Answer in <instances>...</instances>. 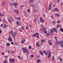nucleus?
<instances>
[{"mask_svg":"<svg viewBox=\"0 0 63 63\" xmlns=\"http://www.w3.org/2000/svg\"><path fill=\"white\" fill-rule=\"evenodd\" d=\"M13 32V31H11L10 32V34L11 35H12V36L14 37V38H15V36H16L17 35V33H16V32H15L14 33Z\"/></svg>","mask_w":63,"mask_h":63,"instance_id":"obj_1","label":"nucleus"},{"mask_svg":"<svg viewBox=\"0 0 63 63\" xmlns=\"http://www.w3.org/2000/svg\"><path fill=\"white\" fill-rule=\"evenodd\" d=\"M22 50L23 53H26V52L27 54L29 53L27 49L23 47L22 48Z\"/></svg>","mask_w":63,"mask_h":63,"instance_id":"obj_2","label":"nucleus"},{"mask_svg":"<svg viewBox=\"0 0 63 63\" xmlns=\"http://www.w3.org/2000/svg\"><path fill=\"white\" fill-rule=\"evenodd\" d=\"M10 63H12V62H15V60L13 58L12 59H9V60Z\"/></svg>","mask_w":63,"mask_h":63,"instance_id":"obj_3","label":"nucleus"},{"mask_svg":"<svg viewBox=\"0 0 63 63\" xmlns=\"http://www.w3.org/2000/svg\"><path fill=\"white\" fill-rule=\"evenodd\" d=\"M12 4L14 6L15 8H17V7L16 6H17V3L16 2H15L12 3Z\"/></svg>","mask_w":63,"mask_h":63,"instance_id":"obj_4","label":"nucleus"},{"mask_svg":"<svg viewBox=\"0 0 63 63\" xmlns=\"http://www.w3.org/2000/svg\"><path fill=\"white\" fill-rule=\"evenodd\" d=\"M39 35V34L36 32L34 34L32 35V36L33 37H35L36 36H38V35Z\"/></svg>","mask_w":63,"mask_h":63,"instance_id":"obj_5","label":"nucleus"},{"mask_svg":"<svg viewBox=\"0 0 63 63\" xmlns=\"http://www.w3.org/2000/svg\"><path fill=\"white\" fill-rule=\"evenodd\" d=\"M51 55V53H50V52H49L48 53V55L47 56L48 58V59L50 58L49 57H50Z\"/></svg>","mask_w":63,"mask_h":63,"instance_id":"obj_6","label":"nucleus"},{"mask_svg":"<svg viewBox=\"0 0 63 63\" xmlns=\"http://www.w3.org/2000/svg\"><path fill=\"white\" fill-rule=\"evenodd\" d=\"M25 42V39H23L21 41V43L22 44H23Z\"/></svg>","mask_w":63,"mask_h":63,"instance_id":"obj_7","label":"nucleus"},{"mask_svg":"<svg viewBox=\"0 0 63 63\" xmlns=\"http://www.w3.org/2000/svg\"><path fill=\"white\" fill-rule=\"evenodd\" d=\"M8 40L10 42L13 41V39H12V37H9L8 38Z\"/></svg>","mask_w":63,"mask_h":63,"instance_id":"obj_8","label":"nucleus"},{"mask_svg":"<svg viewBox=\"0 0 63 63\" xmlns=\"http://www.w3.org/2000/svg\"><path fill=\"white\" fill-rule=\"evenodd\" d=\"M16 25H18L19 26H20V25H21V24L20 23V22L18 21H17L16 22Z\"/></svg>","mask_w":63,"mask_h":63,"instance_id":"obj_9","label":"nucleus"},{"mask_svg":"<svg viewBox=\"0 0 63 63\" xmlns=\"http://www.w3.org/2000/svg\"><path fill=\"white\" fill-rule=\"evenodd\" d=\"M40 21L41 22H44V20L43 19V18L42 17H40Z\"/></svg>","mask_w":63,"mask_h":63,"instance_id":"obj_10","label":"nucleus"},{"mask_svg":"<svg viewBox=\"0 0 63 63\" xmlns=\"http://www.w3.org/2000/svg\"><path fill=\"white\" fill-rule=\"evenodd\" d=\"M39 54H41V56H43V52L41 50H39Z\"/></svg>","mask_w":63,"mask_h":63,"instance_id":"obj_11","label":"nucleus"},{"mask_svg":"<svg viewBox=\"0 0 63 63\" xmlns=\"http://www.w3.org/2000/svg\"><path fill=\"white\" fill-rule=\"evenodd\" d=\"M51 9V4H50L49 7H48V10L49 11H50Z\"/></svg>","mask_w":63,"mask_h":63,"instance_id":"obj_12","label":"nucleus"},{"mask_svg":"<svg viewBox=\"0 0 63 63\" xmlns=\"http://www.w3.org/2000/svg\"><path fill=\"white\" fill-rule=\"evenodd\" d=\"M61 41H60L59 42L58 41H56V43H55L56 45H58L59 44H61Z\"/></svg>","mask_w":63,"mask_h":63,"instance_id":"obj_13","label":"nucleus"},{"mask_svg":"<svg viewBox=\"0 0 63 63\" xmlns=\"http://www.w3.org/2000/svg\"><path fill=\"white\" fill-rule=\"evenodd\" d=\"M54 10L55 12H56H56L59 11V10H58V9L57 8H55L54 9Z\"/></svg>","mask_w":63,"mask_h":63,"instance_id":"obj_14","label":"nucleus"},{"mask_svg":"<svg viewBox=\"0 0 63 63\" xmlns=\"http://www.w3.org/2000/svg\"><path fill=\"white\" fill-rule=\"evenodd\" d=\"M5 1H3L2 3V6H4L5 5Z\"/></svg>","mask_w":63,"mask_h":63,"instance_id":"obj_15","label":"nucleus"},{"mask_svg":"<svg viewBox=\"0 0 63 63\" xmlns=\"http://www.w3.org/2000/svg\"><path fill=\"white\" fill-rule=\"evenodd\" d=\"M6 26L7 27H8V25H4V26H3V28H4V29H6Z\"/></svg>","mask_w":63,"mask_h":63,"instance_id":"obj_16","label":"nucleus"},{"mask_svg":"<svg viewBox=\"0 0 63 63\" xmlns=\"http://www.w3.org/2000/svg\"><path fill=\"white\" fill-rule=\"evenodd\" d=\"M53 30L55 32H57V30L55 28H53Z\"/></svg>","mask_w":63,"mask_h":63,"instance_id":"obj_17","label":"nucleus"},{"mask_svg":"<svg viewBox=\"0 0 63 63\" xmlns=\"http://www.w3.org/2000/svg\"><path fill=\"white\" fill-rule=\"evenodd\" d=\"M16 19H17V20H21V18L19 17Z\"/></svg>","mask_w":63,"mask_h":63,"instance_id":"obj_18","label":"nucleus"},{"mask_svg":"<svg viewBox=\"0 0 63 63\" xmlns=\"http://www.w3.org/2000/svg\"><path fill=\"white\" fill-rule=\"evenodd\" d=\"M8 20L10 23H12V22H11V19H8Z\"/></svg>","mask_w":63,"mask_h":63,"instance_id":"obj_19","label":"nucleus"},{"mask_svg":"<svg viewBox=\"0 0 63 63\" xmlns=\"http://www.w3.org/2000/svg\"><path fill=\"white\" fill-rule=\"evenodd\" d=\"M14 11H15V13H16L17 14H18V10H14Z\"/></svg>","mask_w":63,"mask_h":63,"instance_id":"obj_20","label":"nucleus"},{"mask_svg":"<svg viewBox=\"0 0 63 63\" xmlns=\"http://www.w3.org/2000/svg\"><path fill=\"white\" fill-rule=\"evenodd\" d=\"M6 46L7 47H9L10 46V44L8 43H7L6 44Z\"/></svg>","mask_w":63,"mask_h":63,"instance_id":"obj_21","label":"nucleus"},{"mask_svg":"<svg viewBox=\"0 0 63 63\" xmlns=\"http://www.w3.org/2000/svg\"><path fill=\"white\" fill-rule=\"evenodd\" d=\"M0 16H4V15L3 14H2L0 13Z\"/></svg>","mask_w":63,"mask_h":63,"instance_id":"obj_22","label":"nucleus"},{"mask_svg":"<svg viewBox=\"0 0 63 63\" xmlns=\"http://www.w3.org/2000/svg\"><path fill=\"white\" fill-rule=\"evenodd\" d=\"M10 18L13 21H15V20H14V19H13V18H12V17H10Z\"/></svg>","mask_w":63,"mask_h":63,"instance_id":"obj_23","label":"nucleus"},{"mask_svg":"<svg viewBox=\"0 0 63 63\" xmlns=\"http://www.w3.org/2000/svg\"><path fill=\"white\" fill-rule=\"evenodd\" d=\"M20 8L22 9V8H23V7H24V5H21L20 6Z\"/></svg>","mask_w":63,"mask_h":63,"instance_id":"obj_24","label":"nucleus"},{"mask_svg":"<svg viewBox=\"0 0 63 63\" xmlns=\"http://www.w3.org/2000/svg\"><path fill=\"white\" fill-rule=\"evenodd\" d=\"M29 2L30 3H33L34 2V0H30L29 1Z\"/></svg>","mask_w":63,"mask_h":63,"instance_id":"obj_25","label":"nucleus"},{"mask_svg":"<svg viewBox=\"0 0 63 63\" xmlns=\"http://www.w3.org/2000/svg\"><path fill=\"white\" fill-rule=\"evenodd\" d=\"M41 42L42 43H43V42H46V40H41Z\"/></svg>","mask_w":63,"mask_h":63,"instance_id":"obj_26","label":"nucleus"},{"mask_svg":"<svg viewBox=\"0 0 63 63\" xmlns=\"http://www.w3.org/2000/svg\"><path fill=\"white\" fill-rule=\"evenodd\" d=\"M43 31L45 34H47V32H46V30H43Z\"/></svg>","mask_w":63,"mask_h":63,"instance_id":"obj_27","label":"nucleus"},{"mask_svg":"<svg viewBox=\"0 0 63 63\" xmlns=\"http://www.w3.org/2000/svg\"><path fill=\"white\" fill-rule=\"evenodd\" d=\"M55 16H56L57 17H58V16H59V14H55Z\"/></svg>","mask_w":63,"mask_h":63,"instance_id":"obj_28","label":"nucleus"},{"mask_svg":"<svg viewBox=\"0 0 63 63\" xmlns=\"http://www.w3.org/2000/svg\"><path fill=\"white\" fill-rule=\"evenodd\" d=\"M37 62L38 63H40V62H41V60H37Z\"/></svg>","mask_w":63,"mask_h":63,"instance_id":"obj_29","label":"nucleus"},{"mask_svg":"<svg viewBox=\"0 0 63 63\" xmlns=\"http://www.w3.org/2000/svg\"><path fill=\"white\" fill-rule=\"evenodd\" d=\"M18 58H19V59H21V58L20 56L18 55Z\"/></svg>","mask_w":63,"mask_h":63,"instance_id":"obj_30","label":"nucleus"},{"mask_svg":"<svg viewBox=\"0 0 63 63\" xmlns=\"http://www.w3.org/2000/svg\"><path fill=\"white\" fill-rule=\"evenodd\" d=\"M50 32H51V33H53V32H54V31H53V30H52V29H51L50 30Z\"/></svg>","mask_w":63,"mask_h":63,"instance_id":"obj_31","label":"nucleus"},{"mask_svg":"<svg viewBox=\"0 0 63 63\" xmlns=\"http://www.w3.org/2000/svg\"><path fill=\"white\" fill-rule=\"evenodd\" d=\"M24 14L25 16H26V12H25V11H24Z\"/></svg>","mask_w":63,"mask_h":63,"instance_id":"obj_32","label":"nucleus"},{"mask_svg":"<svg viewBox=\"0 0 63 63\" xmlns=\"http://www.w3.org/2000/svg\"><path fill=\"white\" fill-rule=\"evenodd\" d=\"M50 17L52 19H53V18H54V16H51Z\"/></svg>","mask_w":63,"mask_h":63,"instance_id":"obj_33","label":"nucleus"},{"mask_svg":"<svg viewBox=\"0 0 63 63\" xmlns=\"http://www.w3.org/2000/svg\"><path fill=\"white\" fill-rule=\"evenodd\" d=\"M36 45L37 46L39 47V43H37L36 44Z\"/></svg>","mask_w":63,"mask_h":63,"instance_id":"obj_34","label":"nucleus"},{"mask_svg":"<svg viewBox=\"0 0 63 63\" xmlns=\"http://www.w3.org/2000/svg\"><path fill=\"white\" fill-rule=\"evenodd\" d=\"M11 53L13 54H14V53H15V52L13 51L11 52Z\"/></svg>","mask_w":63,"mask_h":63,"instance_id":"obj_35","label":"nucleus"},{"mask_svg":"<svg viewBox=\"0 0 63 63\" xmlns=\"http://www.w3.org/2000/svg\"><path fill=\"white\" fill-rule=\"evenodd\" d=\"M31 58H33V57L34 56V55H31Z\"/></svg>","mask_w":63,"mask_h":63,"instance_id":"obj_36","label":"nucleus"},{"mask_svg":"<svg viewBox=\"0 0 63 63\" xmlns=\"http://www.w3.org/2000/svg\"><path fill=\"white\" fill-rule=\"evenodd\" d=\"M51 42V41H50V40H49L48 42V44H50Z\"/></svg>","mask_w":63,"mask_h":63,"instance_id":"obj_37","label":"nucleus"},{"mask_svg":"<svg viewBox=\"0 0 63 63\" xmlns=\"http://www.w3.org/2000/svg\"><path fill=\"white\" fill-rule=\"evenodd\" d=\"M27 11L28 13L30 12V10L29 9H27Z\"/></svg>","mask_w":63,"mask_h":63,"instance_id":"obj_38","label":"nucleus"},{"mask_svg":"<svg viewBox=\"0 0 63 63\" xmlns=\"http://www.w3.org/2000/svg\"><path fill=\"white\" fill-rule=\"evenodd\" d=\"M29 49H31V48H32V47H31V46H29Z\"/></svg>","mask_w":63,"mask_h":63,"instance_id":"obj_39","label":"nucleus"},{"mask_svg":"<svg viewBox=\"0 0 63 63\" xmlns=\"http://www.w3.org/2000/svg\"><path fill=\"white\" fill-rule=\"evenodd\" d=\"M42 45V44L41 43L40 45H39V46H38L39 47H41Z\"/></svg>","mask_w":63,"mask_h":63,"instance_id":"obj_40","label":"nucleus"},{"mask_svg":"<svg viewBox=\"0 0 63 63\" xmlns=\"http://www.w3.org/2000/svg\"><path fill=\"white\" fill-rule=\"evenodd\" d=\"M2 33V30L1 29H0V34Z\"/></svg>","mask_w":63,"mask_h":63,"instance_id":"obj_41","label":"nucleus"},{"mask_svg":"<svg viewBox=\"0 0 63 63\" xmlns=\"http://www.w3.org/2000/svg\"><path fill=\"white\" fill-rule=\"evenodd\" d=\"M61 46L62 47H63V45L62 43L61 44Z\"/></svg>","mask_w":63,"mask_h":63,"instance_id":"obj_42","label":"nucleus"},{"mask_svg":"<svg viewBox=\"0 0 63 63\" xmlns=\"http://www.w3.org/2000/svg\"><path fill=\"white\" fill-rule=\"evenodd\" d=\"M46 30V28H43V30Z\"/></svg>","mask_w":63,"mask_h":63,"instance_id":"obj_43","label":"nucleus"},{"mask_svg":"<svg viewBox=\"0 0 63 63\" xmlns=\"http://www.w3.org/2000/svg\"><path fill=\"white\" fill-rule=\"evenodd\" d=\"M52 60H54V57H53L52 58Z\"/></svg>","mask_w":63,"mask_h":63,"instance_id":"obj_44","label":"nucleus"},{"mask_svg":"<svg viewBox=\"0 0 63 63\" xmlns=\"http://www.w3.org/2000/svg\"><path fill=\"white\" fill-rule=\"evenodd\" d=\"M55 23H56V22L55 21H54L53 22V24H55Z\"/></svg>","mask_w":63,"mask_h":63,"instance_id":"obj_45","label":"nucleus"},{"mask_svg":"<svg viewBox=\"0 0 63 63\" xmlns=\"http://www.w3.org/2000/svg\"><path fill=\"white\" fill-rule=\"evenodd\" d=\"M47 52H46V53H45V55H47Z\"/></svg>","mask_w":63,"mask_h":63,"instance_id":"obj_46","label":"nucleus"},{"mask_svg":"<svg viewBox=\"0 0 63 63\" xmlns=\"http://www.w3.org/2000/svg\"><path fill=\"white\" fill-rule=\"evenodd\" d=\"M3 24H2L1 25V27H3Z\"/></svg>","mask_w":63,"mask_h":63,"instance_id":"obj_47","label":"nucleus"},{"mask_svg":"<svg viewBox=\"0 0 63 63\" xmlns=\"http://www.w3.org/2000/svg\"><path fill=\"white\" fill-rule=\"evenodd\" d=\"M8 58V56H5V59H6V58Z\"/></svg>","mask_w":63,"mask_h":63,"instance_id":"obj_48","label":"nucleus"},{"mask_svg":"<svg viewBox=\"0 0 63 63\" xmlns=\"http://www.w3.org/2000/svg\"><path fill=\"white\" fill-rule=\"evenodd\" d=\"M57 28H58V27H59V24H58L57 25Z\"/></svg>","mask_w":63,"mask_h":63,"instance_id":"obj_49","label":"nucleus"},{"mask_svg":"<svg viewBox=\"0 0 63 63\" xmlns=\"http://www.w3.org/2000/svg\"><path fill=\"white\" fill-rule=\"evenodd\" d=\"M60 22V21H59L57 22V23H59Z\"/></svg>","mask_w":63,"mask_h":63,"instance_id":"obj_50","label":"nucleus"},{"mask_svg":"<svg viewBox=\"0 0 63 63\" xmlns=\"http://www.w3.org/2000/svg\"><path fill=\"white\" fill-rule=\"evenodd\" d=\"M49 35V33H47L46 34V35H47V36H48Z\"/></svg>","mask_w":63,"mask_h":63,"instance_id":"obj_51","label":"nucleus"},{"mask_svg":"<svg viewBox=\"0 0 63 63\" xmlns=\"http://www.w3.org/2000/svg\"><path fill=\"white\" fill-rule=\"evenodd\" d=\"M21 29H22V30H24V28H23V27H22Z\"/></svg>","mask_w":63,"mask_h":63,"instance_id":"obj_52","label":"nucleus"},{"mask_svg":"<svg viewBox=\"0 0 63 63\" xmlns=\"http://www.w3.org/2000/svg\"><path fill=\"white\" fill-rule=\"evenodd\" d=\"M33 9H35L36 8L35 7V6H34L33 7Z\"/></svg>","mask_w":63,"mask_h":63,"instance_id":"obj_53","label":"nucleus"},{"mask_svg":"<svg viewBox=\"0 0 63 63\" xmlns=\"http://www.w3.org/2000/svg\"><path fill=\"white\" fill-rule=\"evenodd\" d=\"M37 9H36L34 10V13H36V11H37Z\"/></svg>","mask_w":63,"mask_h":63,"instance_id":"obj_54","label":"nucleus"},{"mask_svg":"<svg viewBox=\"0 0 63 63\" xmlns=\"http://www.w3.org/2000/svg\"><path fill=\"white\" fill-rule=\"evenodd\" d=\"M57 1L58 3H59V0H57Z\"/></svg>","mask_w":63,"mask_h":63,"instance_id":"obj_55","label":"nucleus"},{"mask_svg":"<svg viewBox=\"0 0 63 63\" xmlns=\"http://www.w3.org/2000/svg\"><path fill=\"white\" fill-rule=\"evenodd\" d=\"M37 38H39V36L38 35L36 36Z\"/></svg>","mask_w":63,"mask_h":63,"instance_id":"obj_56","label":"nucleus"},{"mask_svg":"<svg viewBox=\"0 0 63 63\" xmlns=\"http://www.w3.org/2000/svg\"><path fill=\"white\" fill-rule=\"evenodd\" d=\"M59 27L61 28V25H59Z\"/></svg>","mask_w":63,"mask_h":63,"instance_id":"obj_57","label":"nucleus"},{"mask_svg":"<svg viewBox=\"0 0 63 63\" xmlns=\"http://www.w3.org/2000/svg\"><path fill=\"white\" fill-rule=\"evenodd\" d=\"M10 5L11 6H12V4L11 3H10Z\"/></svg>","mask_w":63,"mask_h":63,"instance_id":"obj_58","label":"nucleus"},{"mask_svg":"<svg viewBox=\"0 0 63 63\" xmlns=\"http://www.w3.org/2000/svg\"><path fill=\"white\" fill-rule=\"evenodd\" d=\"M11 44L12 45H13V44H14V42H13L11 43Z\"/></svg>","mask_w":63,"mask_h":63,"instance_id":"obj_59","label":"nucleus"},{"mask_svg":"<svg viewBox=\"0 0 63 63\" xmlns=\"http://www.w3.org/2000/svg\"><path fill=\"white\" fill-rule=\"evenodd\" d=\"M60 62H62V59L61 58V60H60Z\"/></svg>","mask_w":63,"mask_h":63,"instance_id":"obj_60","label":"nucleus"},{"mask_svg":"<svg viewBox=\"0 0 63 63\" xmlns=\"http://www.w3.org/2000/svg\"><path fill=\"white\" fill-rule=\"evenodd\" d=\"M49 44L50 45H52V43H50V44Z\"/></svg>","mask_w":63,"mask_h":63,"instance_id":"obj_61","label":"nucleus"},{"mask_svg":"<svg viewBox=\"0 0 63 63\" xmlns=\"http://www.w3.org/2000/svg\"><path fill=\"white\" fill-rule=\"evenodd\" d=\"M46 52V51L45 50L43 51V53H45Z\"/></svg>","mask_w":63,"mask_h":63,"instance_id":"obj_62","label":"nucleus"},{"mask_svg":"<svg viewBox=\"0 0 63 63\" xmlns=\"http://www.w3.org/2000/svg\"><path fill=\"white\" fill-rule=\"evenodd\" d=\"M40 30L41 31H43V29H41Z\"/></svg>","mask_w":63,"mask_h":63,"instance_id":"obj_63","label":"nucleus"},{"mask_svg":"<svg viewBox=\"0 0 63 63\" xmlns=\"http://www.w3.org/2000/svg\"><path fill=\"white\" fill-rule=\"evenodd\" d=\"M8 53H10L11 52V51H10V50H9L8 51Z\"/></svg>","mask_w":63,"mask_h":63,"instance_id":"obj_64","label":"nucleus"}]
</instances>
